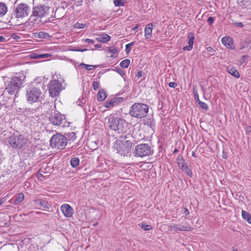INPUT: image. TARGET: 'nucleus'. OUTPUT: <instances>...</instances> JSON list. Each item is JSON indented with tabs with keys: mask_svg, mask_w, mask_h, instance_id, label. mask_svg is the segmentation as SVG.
Masks as SVG:
<instances>
[{
	"mask_svg": "<svg viewBox=\"0 0 251 251\" xmlns=\"http://www.w3.org/2000/svg\"><path fill=\"white\" fill-rule=\"evenodd\" d=\"M26 76L24 74L19 73L10 78L5 83V91L10 95H16L23 86Z\"/></svg>",
	"mask_w": 251,
	"mask_h": 251,
	"instance_id": "obj_1",
	"label": "nucleus"
},
{
	"mask_svg": "<svg viewBox=\"0 0 251 251\" xmlns=\"http://www.w3.org/2000/svg\"><path fill=\"white\" fill-rule=\"evenodd\" d=\"M108 127L118 133H124L127 130V123L125 120L116 117L112 114L105 118Z\"/></svg>",
	"mask_w": 251,
	"mask_h": 251,
	"instance_id": "obj_2",
	"label": "nucleus"
},
{
	"mask_svg": "<svg viewBox=\"0 0 251 251\" xmlns=\"http://www.w3.org/2000/svg\"><path fill=\"white\" fill-rule=\"evenodd\" d=\"M126 136H122L120 139L116 140L115 145V148L117 152L124 156H127L130 153L132 142L131 141L127 140Z\"/></svg>",
	"mask_w": 251,
	"mask_h": 251,
	"instance_id": "obj_3",
	"label": "nucleus"
},
{
	"mask_svg": "<svg viewBox=\"0 0 251 251\" xmlns=\"http://www.w3.org/2000/svg\"><path fill=\"white\" fill-rule=\"evenodd\" d=\"M148 111L149 107L147 104L136 102L130 107L129 114L133 117L141 119L147 116Z\"/></svg>",
	"mask_w": 251,
	"mask_h": 251,
	"instance_id": "obj_4",
	"label": "nucleus"
},
{
	"mask_svg": "<svg viewBox=\"0 0 251 251\" xmlns=\"http://www.w3.org/2000/svg\"><path fill=\"white\" fill-rule=\"evenodd\" d=\"M43 93L39 87L29 86L26 89V97L28 102L33 103L41 101Z\"/></svg>",
	"mask_w": 251,
	"mask_h": 251,
	"instance_id": "obj_5",
	"label": "nucleus"
},
{
	"mask_svg": "<svg viewBox=\"0 0 251 251\" xmlns=\"http://www.w3.org/2000/svg\"><path fill=\"white\" fill-rule=\"evenodd\" d=\"M50 142L51 147L63 150L67 145V139L61 134H56L52 136Z\"/></svg>",
	"mask_w": 251,
	"mask_h": 251,
	"instance_id": "obj_6",
	"label": "nucleus"
},
{
	"mask_svg": "<svg viewBox=\"0 0 251 251\" xmlns=\"http://www.w3.org/2000/svg\"><path fill=\"white\" fill-rule=\"evenodd\" d=\"M29 11L27 4L21 3L15 6L12 15L16 18H24L28 16Z\"/></svg>",
	"mask_w": 251,
	"mask_h": 251,
	"instance_id": "obj_7",
	"label": "nucleus"
},
{
	"mask_svg": "<svg viewBox=\"0 0 251 251\" xmlns=\"http://www.w3.org/2000/svg\"><path fill=\"white\" fill-rule=\"evenodd\" d=\"M153 151L147 144H138L135 147L134 155L136 157H143L153 154Z\"/></svg>",
	"mask_w": 251,
	"mask_h": 251,
	"instance_id": "obj_8",
	"label": "nucleus"
},
{
	"mask_svg": "<svg viewBox=\"0 0 251 251\" xmlns=\"http://www.w3.org/2000/svg\"><path fill=\"white\" fill-rule=\"evenodd\" d=\"M7 141L11 147L15 149H21L26 143L27 140L22 135H12L7 138Z\"/></svg>",
	"mask_w": 251,
	"mask_h": 251,
	"instance_id": "obj_9",
	"label": "nucleus"
},
{
	"mask_svg": "<svg viewBox=\"0 0 251 251\" xmlns=\"http://www.w3.org/2000/svg\"><path fill=\"white\" fill-rule=\"evenodd\" d=\"M62 89L61 83L57 80L50 81L49 84V91L52 97L58 96Z\"/></svg>",
	"mask_w": 251,
	"mask_h": 251,
	"instance_id": "obj_10",
	"label": "nucleus"
},
{
	"mask_svg": "<svg viewBox=\"0 0 251 251\" xmlns=\"http://www.w3.org/2000/svg\"><path fill=\"white\" fill-rule=\"evenodd\" d=\"M50 7L43 4H38L32 8V15L31 17H35L42 18L46 15L48 12Z\"/></svg>",
	"mask_w": 251,
	"mask_h": 251,
	"instance_id": "obj_11",
	"label": "nucleus"
},
{
	"mask_svg": "<svg viewBox=\"0 0 251 251\" xmlns=\"http://www.w3.org/2000/svg\"><path fill=\"white\" fill-rule=\"evenodd\" d=\"M65 117L64 115H62L57 111L52 112L49 117V120L52 124L55 126H64L63 123L65 120Z\"/></svg>",
	"mask_w": 251,
	"mask_h": 251,
	"instance_id": "obj_12",
	"label": "nucleus"
},
{
	"mask_svg": "<svg viewBox=\"0 0 251 251\" xmlns=\"http://www.w3.org/2000/svg\"><path fill=\"white\" fill-rule=\"evenodd\" d=\"M169 229L170 231H189L193 230V228L190 226H181L178 224H173L169 226Z\"/></svg>",
	"mask_w": 251,
	"mask_h": 251,
	"instance_id": "obj_13",
	"label": "nucleus"
},
{
	"mask_svg": "<svg viewBox=\"0 0 251 251\" xmlns=\"http://www.w3.org/2000/svg\"><path fill=\"white\" fill-rule=\"evenodd\" d=\"M221 42L226 48L228 49L233 50L235 48V46L233 42V39L230 36H226L223 37L221 39Z\"/></svg>",
	"mask_w": 251,
	"mask_h": 251,
	"instance_id": "obj_14",
	"label": "nucleus"
},
{
	"mask_svg": "<svg viewBox=\"0 0 251 251\" xmlns=\"http://www.w3.org/2000/svg\"><path fill=\"white\" fill-rule=\"evenodd\" d=\"M123 100V98L116 97L111 99L110 100H107L104 104V106L106 108H110L118 105L122 102Z\"/></svg>",
	"mask_w": 251,
	"mask_h": 251,
	"instance_id": "obj_15",
	"label": "nucleus"
},
{
	"mask_svg": "<svg viewBox=\"0 0 251 251\" xmlns=\"http://www.w3.org/2000/svg\"><path fill=\"white\" fill-rule=\"evenodd\" d=\"M33 202L35 206H36L39 209H48L50 207V205L49 204L48 201L43 199H37L33 200Z\"/></svg>",
	"mask_w": 251,
	"mask_h": 251,
	"instance_id": "obj_16",
	"label": "nucleus"
},
{
	"mask_svg": "<svg viewBox=\"0 0 251 251\" xmlns=\"http://www.w3.org/2000/svg\"><path fill=\"white\" fill-rule=\"evenodd\" d=\"M60 209L66 217H71L73 214V208L68 204H63Z\"/></svg>",
	"mask_w": 251,
	"mask_h": 251,
	"instance_id": "obj_17",
	"label": "nucleus"
},
{
	"mask_svg": "<svg viewBox=\"0 0 251 251\" xmlns=\"http://www.w3.org/2000/svg\"><path fill=\"white\" fill-rule=\"evenodd\" d=\"M24 198V194L23 193H20L16 194L13 198L11 200V201L14 205H18L23 201Z\"/></svg>",
	"mask_w": 251,
	"mask_h": 251,
	"instance_id": "obj_18",
	"label": "nucleus"
},
{
	"mask_svg": "<svg viewBox=\"0 0 251 251\" xmlns=\"http://www.w3.org/2000/svg\"><path fill=\"white\" fill-rule=\"evenodd\" d=\"M51 55L49 53H39L36 52H31L28 56L30 59H42L50 56Z\"/></svg>",
	"mask_w": 251,
	"mask_h": 251,
	"instance_id": "obj_19",
	"label": "nucleus"
},
{
	"mask_svg": "<svg viewBox=\"0 0 251 251\" xmlns=\"http://www.w3.org/2000/svg\"><path fill=\"white\" fill-rule=\"evenodd\" d=\"M188 38L189 39L188 46H186L183 47V50H184L190 51L193 49V46L194 44V35L193 33L190 32L188 35Z\"/></svg>",
	"mask_w": 251,
	"mask_h": 251,
	"instance_id": "obj_20",
	"label": "nucleus"
},
{
	"mask_svg": "<svg viewBox=\"0 0 251 251\" xmlns=\"http://www.w3.org/2000/svg\"><path fill=\"white\" fill-rule=\"evenodd\" d=\"M152 25L148 24L146 25L145 28V36L146 39H149L151 37V33L152 31Z\"/></svg>",
	"mask_w": 251,
	"mask_h": 251,
	"instance_id": "obj_21",
	"label": "nucleus"
},
{
	"mask_svg": "<svg viewBox=\"0 0 251 251\" xmlns=\"http://www.w3.org/2000/svg\"><path fill=\"white\" fill-rule=\"evenodd\" d=\"M35 36L37 38L40 39H48L50 38V36L49 35L48 33L40 31L38 33H35Z\"/></svg>",
	"mask_w": 251,
	"mask_h": 251,
	"instance_id": "obj_22",
	"label": "nucleus"
},
{
	"mask_svg": "<svg viewBox=\"0 0 251 251\" xmlns=\"http://www.w3.org/2000/svg\"><path fill=\"white\" fill-rule=\"evenodd\" d=\"M111 37L109 35L107 34H104L100 36L99 37L96 38V40L99 42L106 43L107 42L109 41Z\"/></svg>",
	"mask_w": 251,
	"mask_h": 251,
	"instance_id": "obj_23",
	"label": "nucleus"
},
{
	"mask_svg": "<svg viewBox=\"0 0 251 251\" xmlns=\"http://www.w3.org/2000/svg\"><path fill=\"white\" fill-rule=\"evenodd\" d=\"M176 161L178 166L180 169H182L184 168V167L187 165V164L185 162L182 156L181 155H178L176 159Z\"/></svg>",
	"mask_w": 251,
	"mask_h": 251,
	"instance_id": "obj_24",
	"label": "nucleus"
},
{
	"mask_svg": "<svg viewBox=\"0 0 251 251\" xmlns=\"http://www.w3.org/2000/svg\"><path fill=\"white\" fill-rule=\"evenodd\" d=\"M242 216L245 220H246L249 224H251V215L250 213L245 210H242Z\"/></svg>",
	"mask_w": 251,
	"mask_h": 251,
	"instance_id": "obj_25",
	"label": "nucleus"
},
{
	"mask_svg": "<svg viewBox=\"0 0 251 251\" xmlns=\"http://www.w3.org/2000/svg\"><path fill=\"white\" fill-rule=\"evenodd\" d=\"M106 98L105 91L103 89H100L98 94V100L99 101H103Z\"/></svg>",
	"mask_w": 251,
	"mask_h": 251,
	"instance_id": "obj_26",
	"label": "nucleus"
},
{
	"mask_svg": "<svg viewBox=\"0 0 251 251\" xmlns=\"http://www.w3.org/2000/svg\"><path fill=\"white\" fill-rule=\"evenodd\" d=\"M7 11V7L4 3L0 2V16H4Z\"/></svg>",
	"mask_w": 251,
	"mask_h": 251,
	"instance_id": "obj_27",
	"label": "nucleus"
},
{
	"mask_svg": "<svg viewBox=\"0 0 251 251\" xmlns=\"http://www.w3.org/2000/svg\"><path fill=\"white\" fill-rule=\"evenodd\" d=\"M145 125H147L152 129H153L155 127V123L154 122V119L152 117L146 119L145 121Z\"/></svg>",
	"mask_w": 251,
	"mask_h": 251,
	"instance_id": "obj_28",
	"label": "nucleus"
},
{
	"mask_svg": "<svg viewBox=\"0 0 251 251\" xmlns=\"http://www.w3.org/2000/svg\"><path fill=\"white\" fill-rule=\"evenodd\" d=\"M181 170L182 171L184 172L188 176L192 177L193 173L192 170L190 168V166H188V165H186L182 169H181Z\"/></svg>",
	"mask_w": 251,
	"mask_h": 251,
	"instance_id": "obj_29",
	"label": "nucleus"
},
{
	"mask_svg": "<svg viewBox=\"0 0 251 251\" xmlns=\"http://www.w3.org/2000/svg\"><path fill=\"white\" fill-rule=\"evenodd\" d=\"M70 163L72 167L75 168L79 165V159L76 157L72 158L70 161Z\"/></svg>",
	"mask_w": 251,
	"mask_h": 251,
	"instance_id": "obj_30",
	"label": "nucleus"
},
{
	"mask_svg": "<svg viewBox=\"0 0 251 251\" xmlns=\"http://www.w3.org/2000/svg\"><path fill=\"white\" fill-rule=\"evenodd\" d=\"M97 66L87 65V64H85L84 63H80L78 65V67L79 68H80L81 67H83L86 70H88V71H90L93 68H96Z\"/></svg>",
	"mask_w": 251,
	"mask_h": 251,
	"instance_id": "obj_31",
	"label": "nucleus"
},
{
	"mask_svg": "<svg viewBox=\"0 0 251 251\" xmlns=\"http://www.w3.org/2000/svg\"><path fill=\"white\" fill-rule=\"evenodd\" d=\"M130 62L129 59H126L121 62L120 65L122 68H126L129 66Z\"/></svg>",
	"mask_w": 251,
	"mask_h": 251,
	"instance_id": "obj_32",
	"label": "nucleus"
},
{
	"mask_svg": "<svg viewBox=\"0 0 251 251\" xmlns=\"http://www.w3.org/2000/svg\"><path fill=\"white\" fill-rule=\"evenodd\" d=\"M229 73H230L232 76L239 78L240 77V74L239 72L235 70L234 68H231L228 71Z\"/></svg>",
	"mask_w": 251,
	"mask_h": 251,
	"instance_id": "obj_33",
	"label": "nucleus"
},
{
	"mask_svg": "<svg viewBox=\"0 0 251 251\" xmlns=\"http://www.w3.org/2000/svg\"><path fill=\"white\" fill-rule=\"evenodd\" d=\"M108 51L113 54L117 53L118 51V49L115 47H109L108 48Z\"/></svg>",
	"mask_w": 251,
	"mask_h": 251,
	"instance_id": "obj_34",
	"label": "nucleus"
},
{
	"mask_svg": "<svg viewBox=\"0 0 251 251\" xmlns=\"http://www.w3.org/2000/svg\"><path fill=\"white\" fill-rule=\"evenodd\" d=\"M86 26V24L77 22L74 25V27L78 29L83 28Z\"/></svg>",
	"mask_w": 251,
	"mask_h": 251,
	"instance_id": "obj_35",
	"label": "nucleus"
},
{
	"mask_svg": "<svg viewBox=\"0 0 251 251\" xmlns=\"http://www.w3.org/2000/svg\"><path fill=\"white\" fill-rule=\"evenodd\" d=\"M200 107L204 110H207L208 109V106L205 102L200 101L198 103Z\"/></svg>",
	"mask_w": 251,
	"mask_h": 251,
	"instance_id": "obj_36",
	"label": "nucleus"
},
{
	"mask_svg": "<svg viewBox=\"0 0 251 251\" xmlns=\"http://www.w3.org/2000/svg\"><path fill=\"white\" fill-rule=\"evenodd\" d=\"M141 227L145 231L150 230L152 228L151 226L146 224H142Z\"/></svg>",
	"mask_w": 251,
	"mask_h": 251,
	"instance_id": "obj_37",
	"label": "nucleus"
},
{
	"mask_svg": "<svg viewBox=\"0 0 251 251\" xmlns=\"http://www.w3.org/2000/svg\"><path fill=\"white\" fill-rule=\"evenodd\" d=\"M114 3L116 6H123L124 4L121 0H114Z\"/></svg>",
	"mask_w": 251,
	"mask_h": 251,
	"instance_id": "obj_38",
	"label": "nucleus"
},
{
	"mask_svg": "<svg viewBox=\"0 0 251 251\" xmlns=\"http://www.w3.org/2000/svg\"><path fill=\"white\" fill-rule=\"evenodd\" d=\"M100 83L98 81H94L93 82V88L95 91L97 90L99 88Z\"/></svg>",
	"mask_w": 251,
	"mask_h": 251,
	"instance_id": "obj_39",
	"label": "nucleus"
},
{
	"mask_svg": "<svg viewBox=\"0 0 251 251\" xmlns=\"http://www.w3.org/2000/svg\"><path fill=\"white\" fill-rule=\"evenodd\" d=\"M116 71L123 77L125 75V72L120 68L117 69Z\"/></svg>",
	"mask_w": 251,
	"mask_h": 251,
	"instance_id": "obj_40",
	"label": "nucleus"
},
{
	"mask_svg": "<svg viewBox=\"0 0 251 251\" xmlns=\"http://www.w3.org/2000/svg\"><path fill=\"white\" fill-rule=\"evenodd\" d=\"M214 21H215V18L212 17H210L208 18L207 22L209 25H211L213 23Z\"/></svg>",
	"mask_w": 251,
	"mask_h": 251,
	"instance_id": "obj_41",
	"label": "nucleus"
},
{
	"mask_svg": "<svg viewBox=\"0 0 251 251\" xmlns=\"http://www.w3.org/2000/svg\"><path fill=\"white\" fill-rule=\"evenodd\" d=\"M169 87L175 88L176 87L177 84L175 82H171L169 83Z\"/></svg>",
	"mask_w": 251,
	"mask_h": 251,
	"instance_id": "obj_42",
	"label": "nucleus"
},
{
	"mask_svg": "<svg viewBox=\"0 0 251 251\" xmlns=\"http://www.w3.org/2000/svg\"><path fill=\"white\" fill-rule=\"evenodd\" d=\"M73 50L75 51L83 52V51L88 50V49H74V50Z\"/></svg>",
	"mask_w": 251,
	"mask_h": 251,
	"instance_id": "obj_43",
	"label": "nucleus"
},
{
	"mask_svg": "<svg viewBox=\"0 0 251 251\" xmlns=\"http://www.w3.org/2000/svg\"><path fill=\"white\" fill-rule=\"evenodd\" d=\"M135 42L133 41L129 44H126V50H127V51H129V49H128V47H131V46H132L133 45H134L135 44Z\"/></svg>",
	"mask_w": 251,
	"mask_h": 251,
	"instance_id": "obj_44",
	"label": "nucleus"
},
{
	"mask_svg": "<svg viewBox=\"0 0 251 251\" xmlns=\"http://www.w3.org/2000/svg\"><path fill=\"white\" fill-rule=\"evenodd\" d=\"M85 42L90 43V44H94L95 43L94 41L92 39H86L84 40Z\"/></svg>",
	"mask_w": 251,
	"mask_h": 251,
	"instance_id": "obj_45",
	"label": "nucleus"
},
{
	"mask_svg": "<svg viewBox=\"0 0 251 251\" xmlns=\"http://www.w3.org/2000/svg\"><path fill=\"white\" fill-rule=\"evenodd\" d=\"M194 98L196 100L197 102H198V103L200 102V101H201L199 99V95L197 93L194 94Z\"/></svg>",
	"mask_w": 251,
	"mask_h": 251,
	"instance_id": "obj_46",
	"label": "nucleus"
},
{
	"mask_svg": "<svg viewBox=\"0 0 251 251\" xmlns=\"http://www.w3.org/2000/svg\"><path fill=\"white\" fill-rule=\"evenodd\" d=\"M206 50L208 52H213L214 51V49H213V48L211 47H208L206 48Z\"/></svg>",
	"mask_w": 251,
	"mask_h": 251,
	"instance_id": "obj_47",
	"label": "nucleus"
},
{
	"mask_svg": "<svg viewBox=\"0 0 251 251\" xmlns=\"http://www.w3.org/2000/svg\"><path fill=\"white\" fill-rule=\"evenodd\" d=\"M143 72L142 71H139L137 72V73L136 75V76L138 78H140L142 75Z\"/></svg>",
	"mask_w": 251,
	"mask_h": 251,
	"instance_id": "obj_48",
	"label": "nucleus"
},
{
	"mask_svg": "<svg viewBox=\"0 0 251 251\" xmlns=\"http://www.w3.org/2000/svg\"><path fill=\"white\" fill-rule=\"evenodd\" d=\"M6 41L5 38L2 36H0V42H5Z\"/></svg>",
	"mask_w": 251,
	"mask_h": 251,
	"instance_id": "obj_49",
	"label": "nucleus"
},
{
	"mask_svg": "<svg viewBox=\"0 0 251 251\" xmlns=\"http://www.w3.org/2000/svg\"><path fill=\"white\" fill-rule=\"evenodd\" d=\"M236 25L237 26L240 27H242L244 26V25L242 22L237 23H236Z\"/></svg>",
	"mask_w": 251,
	"mask_h": 251,
	"instance_id": "obj_50",
	"label": "nucleus"
},
{
	"mask_svg": "<svg viewBox=\"0 0 251 251\" xmlns=\"http://www.w3.org/2000/svg\"><path fill=\"white\" fill-rule=\"evenodd\" d=\"M184 213L185 214V215H188L189 214V212L187 208H184Z\"/></svg>",
	"mask_w": 251,
	"mask_h": 251,
	"instance_id": "obj_51",
	"label": "nucleus"
},
{
	"mask_svg": "<svg viewBox=\"0 0 251 251\" xmlns=\"http://www.w3.org/2000/svg\"><path fill=\"white\" fill-rule=\"evenodd\" d=\"M248 56L247 55H243L242 56V58H241V62H244V59L247 57Z\"/></svg>",
	"mask_w": 251,
	"mask_h": 251,
	"instance_id": "obj_52",
	"label": "nucleus"
},
{
	"mask_svg": "<svg viewBox=\"0 0 251 251\" xmlns=\"http://www.w3.org/2000/svg\"><path fill=\"white\" fill-rule=\"evenodd\" d=\"M128 49H129V51H127V50H126H126H125V51H126V53H128L131 50V47H128Z\"/></svg>",
	"mask_w": 251,
	"mask_h": 251,
	"instance_id": "obj_53",
	"label": "nucleus"
},
{
	"mask_svg": "<svg viewBox=\"0 0 251 251\" xmlns=\"http://www.w3.org/2000/svg\"><path fill=\"white\" fill-rule=\"evenodd\" d=\"M94 46L96 48H100L101 47V45L100 44H97L95 45Z\"/></svg>",
	"mask_w": 251,
	"mask_h": 251,
	"instance_id": "obj_54",
	"label": "nucleus"
},
{
	"mask_svg": "<svg viewBox=\"0 0 251 251\" xmlns=\"http://www.w3.org/2000/svg\"><path fill=\"white\" fill-rule=\"evenodd\" d=\"M139 24H137L135 26H134L132 28V30H135L138 27Z\"/></svg>",
	"mask_w": 251,
	"mask_h": 251,
	"instance_id": "obj_55",
	"label": "nucleus"
},
{
	"mask_svg": "<svg viewBox=\"0 0 251 251\" xmlns=\"http://www.w3.org/2000/svg\"><path fill=\"white\" fill-rule=\"evenodd\" d=\"M4 202V201L2 199L0 200V205L2 204Z\"/></svg>",
	"mask_w": 251,
	"mask_h": 251,
	"instance_id": "obj_56",
	"label": "nucleus"
},
{
	"mask_svg": "<svg viewBox=\"0 0 251 251\" xmlns=\"http://www.w3.org/2000/svg\"><path fill=\"white\" fill-rule=\"evenodd\" d=\"M115 251H123L122 250V249L118 248V249H117Z\"/></svg>",
	"mask_w": 251,
	"mask_h": 251,
	"instance_id": "obj_57",
	"label": "nucleus"
},
{
	"mask_svg": "<svg viewBox=\"0 0 251 251\" xmlns=\"http://www.w3.org/2000/svg\"><path fill=\"white\" fill-rule=\"evenodd\" d=\"M232 251H238V250L237 249H235V248H233Z\"/></svg>",
	"mask_w": 251,
	"mask_h": 251,
	"instance_id": "obj_58",
	"label": "nucleus"
},
{
	"mask_svg": "<svg viewBox=\"0 0 251 251\" xmlns=\"http://www.w3.org/2000/svg\"><path fill=\"white\" fill-rule=\"evenodd\" d=\"M178 151L177 150V149H175V151H174V152L176 153Z\"/></svg>",
	"mask_w": 251,
	"mask_h": 251,
	"instance_id": "obj_59",
	"label": "nucleus"
},
{
	"mask_svg": "<svg viewBox=\"0 0 251 251\" xmlns=\"http://www.w3.org/2000/svg\"><path fill=\"white\" fill-rule=\"evenodd\" d=\"M192 155H193V156H195V153H194V152H192Z\"/></svg>",
	"mask_w": 251,
	"mask_h": 251,
	"instance_id": "obj_60",
	"label": "nucleus"
},
{
	"mask_svg": "<svg viewBox=\"0 0 251 251\" xmlns=\"http://www.w3.org/2000/svg\"><path fill=\"white\" fill-rule=\"evenodd\" d=\"M201 88L202 90L203 91H204L203 87V86H201Z\"/></svg>",
	"mask_w": 251,
	"mask_h": 251,
	"instance_id": "obj_61",
	"label": "nucleus"
},
{
	"mask_svg": "<svg viewBox=\"0 0 251 251\" xmlns=\"http://www.w3.org/2000/svg\"><path fill=\"white\" fill-rule=\"evenodd\" d=\"M71 134H73L74 136H75V134L74 132H72Z\"/></svg>",
	"mask_w": 251,
	"mask_h": 251,
	"instance_id": "obj_62",
	"label": "nucleus"
},
{
	"mask_svg": "<svg viewBox=\"0 0 251 251\" xmlns=\"http://www.w3.org/2000/svg\"><path fill=\"white\" fill-rule=\"evenodd\" d=\"M211 55H208L207 57H210Z\"/></svg>",
	"mask_w": 251,
	"mask_h": 251,
	"instance_id": "obj_63",
	"label": "nucleus"
},
{
	"mask_svg": "<svg viewBox=\"0 0 251 251\" xmlns=\"http://www.w3.org/2000/svg\"><path fill=\"white\" fill-rule=\"evenodd\" d=\"M244 47H241V48H240V49H244Z\"/></svg>",
	"mask_w": 251,
	"mask_h": 251,
	"instance_id": "obj_64",
	"label": "nucleus"
}]
</instances>
